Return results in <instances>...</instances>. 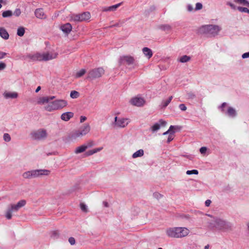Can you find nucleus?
<instances>
[{"instance_id": "nucleus-30", "label": "nucleus", "mask_w": 249, "mask_h": 249, "mask_svg": "<svg viewBox=\"0 0 249 249\" xmlns=\"http://www.w3.org/2000/svg\"><path fill=\"white\" fill-rule=\"evenodd\" d=\"M86 72L85 69H81L79 71H77L75 74V77L76 78H80L83 76Z\"/></svg>"}, {"instance_id": "nucleus-40", "label": "nucleus", "mask_w": 249, "mask_h": 249, "mask_svg": "<svg viewBox=\"0 0 249 249\" xmlns=\"http://www.w3.org/2000/svg\"><path fill=\"white\" fill-rule=\"evenodd\" d=\"M237 9L242 13H247L248 9L246 7H237Z\"/></svg>"}, {"instance_id": "nucleus-1", "label": "nucleus", "mask_w": 249, "mask_h": 249, "mask_svg": "<svg viewBox=\"0 0 249 249\" xmlns=\"http://www.w3.org/2000/svg\"><path fill=\"white\" fill-rule=\"evenodd\" d=\"M208 215L213 218L211 221L208 222L209 229L225 233H230L233 231L234 225L232 222L220 217H213L210 214Z\"/></svg>"}, {"instance_id": "nucleus-17", "label": "nucleus", "mask_w": 249, "mask_h": 249, "mask_svg": "<svg viewBox=\"0 0 249 249\" xmlns=\"http://www.w3.org/2000/svg\"><path fill=\"white\" fill-rule=\"evenodd\" d=\"M35 15L39 19H45L47 18L46 15L44 13L42 8H37L35 11Z\"/></svg>"}, {"instance_id": "nucleus-28", "label": "nucleus", "mask_w": 249, "mask_h": 249, "mask_svg": "<svg viewBox=\"0 0 249 249\" xmlns=\"http://www.w3.org/2000/svg\"><path fill=\"white\" fill-rule=\"evenodd\" d=\"M173 96H171L167 100H163L161 103V107L163 108L166 107L171 102Z\"/></svg>"}, {"instance_id": "nucleus-56", "label": "nucleus", "mask_w": 249, "mask_h": 249, "mask_svg": "<svg viewBox=\"0 0 249 249\" xmlns=\"http://www.w3.org/2000/svg\"><path fill=\"white\" fill-rule=\"evenodd\" d=\"M211 202H211V200H210V199H207V200H206L205 201V206H206V207H209V206L210 205V204H211Z\"/></svg>"}, {"instance_id": "nucleus-47", "label": "nucleus", "mask_w": 249, "mask_h": 249, "mask_svg": "<svg viewBox=\"0 0 249 249\" xmlns=\"http://www.w3.org/2000/svg\"><path fill=\"white\" fill-rule=\"evenodd\" d=\"M179 108L182 111H185L187 109L186 106L183 104H180L179 105Z\"/></svg>"}, {"instance_id": "nucleus-7", "label": "nucleus", "mask_w": 249, "mask_h": 249, "mask_svg": "<svg viewBox=\"0 0 249 249\" xmlns=\"http://www.w3.org/2000/svg\"><path fill=\"white\" fill-rule=\"evenodd\" d=\"M218 108L223 114L229 117L233 118L237 115V112L235 108L229 106L225 102L223 103L221 105L218 107Z\"/></svg>"}, {"instance_id": "nucleus-39", "label": "nucleus", "mask_w": 249, "mask_h": 249, "mask_svg": "<svg viewBox=\"0 0 249 249\" xmlns=\"http://www.w3.org/2000/svg\"><path fill=\"white\" fill-rule=\"evenodd\" d=\"M176 127V126L171 125V126H170V127H169V129H168L167 131H166V132H164V133H163V135H167V134H170V133H172V132H173V131H172L173 129V128H175Z\"/></svg>"}, {"instance_id": "nucleus-26", "label": "nucleus", "mask_w": 249, "mask_h": 249, "mask_svg": "<svg viewBox=\"0 0 249 249\" xmlns=\"http://www.w3.org/2000/svg\"><path fill=\"white\" fill-rule=\"evenodd\" d=\"M49 102H48V98L47 96L40 97L38 99L37 101V103L40 105H45L48 104Z\"/></svg>"}, {"instance_id": "nucleus-55", "label": "nucleus", "mask_w": 249, "mask_h": 249, "mask_svg": "<svg viewBox=\"0 0 249 249\" xmlns=\"http://www.w3.org/2000/svg\"><path fill=\"white\" fill-rule=\"evenodd\" d=\"M102 149H103V147H98V148H96L93 149V151H94V154H95L96 153L100 152Z\"/></svg>"}, {"instance_id": "nucleus-51", "label": "nucleus", "mask_w": 249, "mask_h": 249, "mask_svg": "<svg viewBox=\"0 0 249 249\" xmlns=\"http://www.w3.org/2000/svg\"><path fill=\"white\" fill-rule=\"evenodd\" d=\"M227 4L228 5H229L231 7V8H232L233 10L237 9V7H236L234 4H233V3H232L231 2H229L227 3Z\"/></svg>"}, {"instance_id": "nucleus-63", "label": "nucleus", "mask_w": 249, "mask_h": 249, "mask_svg": "<svg viewBox=\"0 0 249 249\" xmlns=\"http://www.w3.org/2000/svg\"><path fill=\"white\" fill-rule=\"evenodd\" d=\"M103 204H104V206L106 207H107L108 206V203L107 202H104Z\"/></svg>"}, {"instance_id": "nucleus-22", "label": "nucleus", "mask_w": 249, "mask_h": 249, "mask_svg": "<svg viewBox=\"0 0 249 249\" xmlns=\"http://www.w3.org/2000/svg\"><path fill=\"white\" fill-rule=\"evenodd\" d=\"M142 51L144 56H146L148 59L151 58L153 55V53L152 50L147 47H144L142 49Z\"/></svg>"}, {"instance_id": "nucleus-43", "label": "nucleus", "mask_w": 249, "mask_h": 249, "mask_svg": "<svg viewBox=\"0 0 249 249\" xmlns=\"http://www.w3.org/2000/svg\"><path fill=\"white\" fill-rule=\"evenodd\" d=\"M207 150V148L206 147H201L199 151L201 154H205Z\"/></svg>"}, {"instance_id": "nucleus-45", "label": "nucleus", "mask_w": 249, "mask_h": 249, "mask_svg": "<svg viewBox=\"0 0 249 249\" xmlns=\"http://www.w3.org/2000/svg\"><path fill=\"white\" fill-rule=\"evenodd\" d=\"M6 65L3 62H0V71L5 69Z\"/></svg>"}, {"instance_id": "nucleus-37", "label": "nucleus", "mask_w": 249, "mask_h": 249, "mask_svg": "<svg viewBox=\"0 0 249 249\" xmlns=\"http://www.w3.org/2000/svg\"><path fill=\"white\" fill-rule=\"evenodd\" d=\"M22 176L25 179H31L30 171L24 172L22 174Z\"/></svg>"}, {"instance_id": "nucleus-3", "label": "nucleus", "mask_w": 249, "mask_h": 249, "mask_svg": "<svg viewBox=\"0 0 249 249\" xmlns=\"http://www.w3.org/2000/svg\"><path fill=\"white\" fill-rule=\"evenodd\" d=\"M190 230L184 227H169L165 231L166 235L169 238H182L187 236Z\"/></svg>"}, {"instance_id": "nucleus-24", "label": "nucleus", "mask_w": 249, "mask_h": 249, "mask_svg": "<svg viewBox=\"0 0 249 249\" xmlns=\"http://www.w3.org/2000/svg\"><path fill=\"white\" fill-rule=\"evenodd\" d=\"M26 204V201L24 199L19 200L15 206L17 210L18 211L21 208L24 207Z\"/></svg>"}, {"instance_id": "nucleus-12", "label": "nucleus", "mask_w": 249, "mask_h": 249, "mask_svg": "<svg viewBox=\"0 0 249 249\" xmlns=\"http://www.w3.org/2000/svg\"><path fill=\"white\" fill-rule=\"evenodd\" d=\"M135 62V59L133 57L130 55H124L120 57L119 63L120 65L126 63L130 65L133 64Z\"/></svg>"}, {"instance_id": "nucleus-61", "label": "nucleus", "mask_w": 249, "mask_h": 249, "mask_svg": "<svg viewBox=\"0 0 249 249\" xmlns=\"http://www.w3.org/2000/svg\"><path fill=\"white\" fill-rule=\"evenodd\" d=\"M30 177H31V178H35V177H34V173H33V172L32 170H30Z\"/></svg>"}, {"instance_id": "nucleus-21", "label": "nucleus", "mask_w": 249, "mask_h": 249, "mask_svg": "<svg viewBox=\"0 0 249 249\" xmlns=\"http://www.w3.org/2000/svg\"><path fill=\"white\" fill-rule=\"evenodd\" d=\"M0 36L5 40L9 37V35L6 30L3 27H0Z\"/></svg>"}, {"instance_id": "nucleus-60", "label": "nucleus", "mask_w": 249, "mask_h": 249, "mask_svg": "<svg viewBox=\"0 0 249 249\" xmlns=\"http://www.w3.org/2000/svg\"><path fill=\"white\" fill-rule=\"evenodd\" d=\"M48 98V102H51V101L53 100L55 98V96H47Z\"/></svg>"}, {"instance_id": "nucleus-29", "label": "nucleus", "mask_w": 249, "mask_h": 249, "mask_svg": "<svg viewBox=\"0 0 249 249\" xmlns=\"http://www.w3.org/2000/svg\"><path fill=\"white\" fill-rule=\"evenodd\" d=\"M160 29L164 31H169L172 29V27L169 24H162L160 26Z\"/></svg>"}, {"instance_id": "nucleus-2", "label": "nucleus", "mask_w": 249, "mask_h": 249, "mask_svg": "<svg viewBox=\"0 0 249 249\" xmlns=\"http://www.w3.org/2000/svg\"><path fill=\"white\" fill-rule=\"evenodd\" d=\"M58 53L54 50H51L42 53H36L34 54H28L26 56L33 61H47L57 58Z\"/></svg>"}, {"instance_id": "nucleus-35", "label": "nucleus", "mask_w": 249, "mask_h": 249, "mask_svg": "<svg viewBox=\"0 0 249 249\" xmlns=\"http://www.w3.org/2000/svg\"><path fill=\"white\" fill-rule=\"evenodd\" d=\"M25 33V30L23 27H19L17 30V35L19 36H22Z\"/></svg>"}, {"instance_id": "nucleus-48", "label": "nucleus", "mask_w": 249, "mask_h": 249, "mask_svg": "<svg viewBox=\"0 0 249 249\" xmlns=\"http://www.w3.org/2000/svg\"><path fill=\"white\" fill-rule=\"evenodd\" d=\"M69 242L71 245H73L75 243V239L73 237H70L69 239Z\"/></svg>"}, {"instance_id": "nucleus-16", "label": "nucleus", "mask_w": 249, "mask_h": 249, "mask_svg": "<svg viewBox=\"0 0 249 249\" xmlns=\"http://www.w3.org/2000/svg\"><path fill=\"white\" fill-rule=\"evenodd\" d=\"M35 178H39L43 176L48 175L50 171L46 169H36L32 170Z\"/></svg>"}, {"instance_id": "nucleus-19", "label": "nucleus", "mask_w": 249, "mask_h": 249, "mask_svg": "<svg viewBox=\"0 0 249 249\" xmlns=\"http://www.w3.org/2000/svg\"><path fill=\"white\" fill-rule=\"evenodd\" d=\"M61 30L65 34H69L72 29V26L70 23L65 24L60 27Z\"/></svg>"}, {"instance_id": "nucleus-59", "label": "nucleus", "mask_w": 249, "mask_h": 249, "mask_svg": "<svg viewBox=\"0 0 249 249\" xmlns=\"http://www.w3.org/2000/svg\"><path fill=\"white\" fill-rule=\"evenodd\" d=\"M93 145V143L92 142H90L89 143H88L87 145H86V146L87 147V148L91 147Z\"/></svg>"}, {"instance_id": "nucleus-10", "label": "nucleus", "mask_w": 249, "mask_h": 249, "mask_svg": "<svg viewBox=\"0 0 249 249\" xmlns=\"http://www.w3.org/2000/svg\"><path fill=\"white\" fill-rule=\"evenodd\" d=\"M129 122V120L127 118L116 116L114 118V122L113 123V125L115 127L124 128L128 124Z\"/></svg>"}, {"instance_id": "nucleus-58", "label": "nucleus", "mask_w": 249, "mask_h": 249, "mask_svg": "<svg viewBox=\"0 0 249 249\" xmlns=\"http://www.w3.org/2000/svg\"><path fill=\"white\" fill-rule=\"evenodd\" d=\"M102 11L103 12H108V11H109L108 7H103L102 8Z\"/></svg>"}, {"instance_id": "nucleus-32", "label": "nucleus", "mask_w": 249, "mask_h": 249, "mask_svg": "<svg viewBox=\"0 0 249 249\" xmlns=\"http://www.w3.org/2000/svg\"><path fill=\"white\" fill-rule=\"evenodd\" d=\"M234 1L249 8V2L246 0H234Z\"/></svg>"}, {"instance_id": "nucleus-50", "label": "nucleus", "mask_w": 249, "mask_h": 249, "mask_svg": "<svg viewBox=\"0 0 249 249\" xmlns=\"http://www.w3.org/2000/svg\"><path fill=\"white\" fill-rule=\"evenodd\" d=\"M94 154V151H93V149L89 150L85 153L86 156H91Z\"/></svg>"}, {"instance_id": "nucleus-27", "label": "nucleus", "mask_w": 249, "mask_h": 249, "mask_svg": "<svg viewBox=\"0 0 249 249\" xmlns=\"http://www.w3.org/2000/svg\"><path fill=\"white\" fill-rule=\"evenodd\" d=\"M190 60V56L186 55H183L178 59V61L181 63H186L189 61Z\"/></svg>"}, {"instance_id": "nucleus-13", "label": "nucleus", "mask_w": 249, "mask_h": 249, "mask_svg": "<svg viewBox=\"0 0 249 249\" xmlns=\"http://www.w3.org/2000/svg\"><path fill=\"white\" fill-rule=\"evenodd\" d=\"M167 124L166 121L160 119L158 122L155 123L150 127L152 132H155L158 131L161 127L165 126Z\"/></svg>"}, {"instance_id": "nucleus-20", "label": "nucleus", "mask_w": 249, "mask_h": 249, "mask_svg": "<svg viewBox=\"0 0 249 249\" xmlns=\"http://www.w3.org/2000/svg\"><path fill=\"white\" fill-rule=\"evenodd\" d=\"M73 116V113L71 112H67L63 113L61 116V119L65 121H69Z\"/></svg>"}, {"instance_id": "nucleus-57", "label": "nucleus", "mask_w": 249, "mask_h": 249, "mask_svg": "<svg viewBox=\"0 0 249 249\" xmlns=\"http://www.w3.org/2000/svg\"><path fill=\"white\" fill-rule=\"evenodd\" d=\"M187 10L189 12H191L193 10V7L192 5L189 4L187 6Z\"/></svg>"}, {"instance_id": "nucleus-25", "label": "nucleus", "mask_w": 249, "mask_h": 249, "mask_svg": "<svg viewBox=\"0 0 249 249\" xmlns=\"http://www.w3.org/2000/svg\"><path fill=\"white\" fill-rule=\"evenodd\" d=\"M87 149V147L86 146V144L82 145L76 148L74 152L75 154H79L84 152Z\"/></svg>"}, {"instance_id": "nucleus-42", "label": "nucleus", "mask_w": 249, "mask_h": 249, "mask_svg": "<svg viewBox=\"0 0 249 249\" xmlns=\"http://www.w3.org/2000/svg\"><path fill=\"white\" fill-rule=\"evenodd\" d=\"M80 208L82 211L84 212H87V206L84 203L80 204Z\"/></svg>"}, {"instance_id": "nucleus-54", "label": "nucleus", "mask_w": 249, "mask_h": 249, "mask_svg": "<svg viewBox=\"0 0 249 249\" xmlns=\"http://www.w3.org/2000/svg\"><path fill=\"white\" fill-rule=\"evenodd\" d=\"M87 120V117L84 116H81L80 118V122L81 123H83Z\"/></svg>"}, {"instance_id": "nucleus-62", "label": "nucleus", "mask_w": 249, "mask_h": 249, "mask_svg": "<svg viewBox=\"0 0 249 249\" xmlns=\"http://www.w3.org/2000/svg\"><path fill=\"white\" fill-rule=\"evenodd\" d=\"M40 89H41V87H40V86H38V87L36 88V92H38V91L40 90Z\"/></svg>"}, {"instance_id": "nucleus-6", "label": "nucleus", "mask_w": 249, "mask_h": 249, "mask_svg": "<svg viewBox=\"0 0 249 249\" xmlns=\"http://www.w3.org/2000/svg\"><path fill=\"white\" fill-rule=\"evenodd\" d=\"M67 105V102L64 100H56L46 105L44 107L46 110L51 112L54 110L61 109Z\"/></svg>"}, {"instance_id": "nucleus-34", "label": "nucleus", "mask_w": 249, "mask_h": 249, "mask_svg": "<svg viewBox=\"0 0 249 249\" xmlns=\"http://www.w3.org/2000/svg\"><path fill=\"white\" fill-rule=\"evenodd\" d=\"M121 5V3H118L115 5H113L108 7L109 11H115L116 9Z\"/></svg>"}, {"instance_id": "nucleus-36", "label": "nucleus", "mask_w": 249, "mask_h": 249, "mask_svg": "<svg viewBox=\"0 0 249 249\" xmlns=\"http://www.w3.org/2000/svg\"><path fill=\"white\" fill-rule=\"evenodd\" d=\"M3 140L6 142H9L11 138L10 135L8 133H4L3 136Z\"/></svg>"}, {"instance_id": "nucleus-9", "label": "nucleus", "mask_w": 249, "mask_h": 249, "mask_svg": "<svg viewBox=\"0 0 249 249\" xmlns=\"http://www.w3.org/2000/svg\"><path fill=\"white\" fill-rule=\"evenodd\" d=\"M70 20L75 22H82L87 21L90 18V14L85 12L81 14H71L70 16Z\"/></svg>"}, {"instance_id": "nucleus-31", "label": "nucleus", "mask_w": 249, "mask_h": 249, "mask_svg": "<svg viewBox=\"0 0 249 249\" xmlns=\"http://www.w3.org/2000/svg\"><path fill=\"white\" fill-rule=\"evenodd\" d=\"M12 15L13 12L11 10H7L2 13V17L4 18L11 17Z\"/></svg>"}, {"instance_id": "nucleus-5", "label": "nucleus", "mask_w": 249, "mask_h": 249, "mask_svg": "<svg viewBox=\"0 0 249 249\" xmlns=\"http://www.w3.org/2000/svg\"><path fill=\"white\" fill-rule=\"evenodd\" d=\"M221 30V27L218 25L208 24L202 26L199 29V32L210 36H215L218 34Z\"/></svg>"}, {"instance_id": "nucleus-11", "label": "nucleus", "mask_w": 249, "mask_h": 249, "mask_svg": "<svg viewBox=\"0 0 249 249\" xmlns=\"http://www.w3.org/2000/svg\"><path fill=\"white\" fill-rule=\"evenodd\" d=\"M105 73V71L102 68H98L90 70L88 75V78L94 79L101 77Z\"/></svg>"}, {"instance_id": "nucleus-44", "label": "nucleus", "mask_w": 249, "mask_h": 249, "mask_svg": "<svg viewBox=\"0 0 249 249\" xmlns=\"http://www.w3.org/2000/svg\"><path fill=\"white\" fill-rule=\"evenodd\" d=\"M20 14L21 11L19 8H17L14 12V15H15L17 17H18L20 15Z\"/></svg>"}, {"instance_id": "nucleus-8", "label": "nucleus", "mask_w": 249, "mask_h": 249, "mask_svg": "<svg viewBox=\"0 0 249 249\" xmlns=\"http://www.w3.org/2000/svg\"><path fill=\"white\" fill-rule=\"evenodd\" d=\"M30 137L33 140L43 141L48 137L47 130L44 128H39L32 131L30 134Z\"/></svg>"}, {"instance_id": "nucleus-38", "label": "nucleus", "mask_w": 249, "mask_h": 249, "mask_svg": "<svg viewBox=\"0 0 249 249\" xmlns=\"http://www.w3.org/2000/svg\"><path fill=\"white\" fill-rule=\"evenodd\" d=\"M198 174V171L197 170L194 169L192 170H188L186 171V174L188 175H190L192 174L197 175Z\"/></svg>"}, {"instance_id": "nucleus-15", "label": "nucleus", "mask_w": 249, "mask_h": 249, "mask_svg": "<svg viewBox=\"0 0 249 249\" xmlns=\"http://www.w3.org/2000/svg\"><path fill=\"white\" fill-rule=\"evenodd\" d=\"M17 212L18 211L16 209L15 204H9L5 213L6 218L7 219H11L12 217V213Z\"/></svg>"}, {"instance_id": "nucleus-23", "label": "nucleus", "mask_w": 249, "mask_h": 249, "mask_svg": "<svg viewBox=\"0 0 249 249\" xmlns=\"http://www.w3.org/2000/svg\"><path fill=\"white\" fill-rule=\"evenodd\" d=\"M143 155L144 151L143 149H141L134 152L132 155V158L133 159H136L137 158L142 157Z\"/></svg>"}, {"instance_id": "nucleus-33", "label": "nucleus", "mask_w": 249, "mask_h": 249, "mask_svg": "<svg viewBox=\"0 0 249 249\" xmlns=\"http://www.w3.org/2000/svg\"><path fill=\"white\" fill-rule=\"evenodd\" d=\"M79 96V93L75 90H72L70 93V96L71 98L76 99Z\"/></svg>"}, {"instance_id": "nucleus-49", "label": "nucleus", "mask_w": 249, "mask_h": 249, "mask_svg": "<svg viewBox=\"0 0 249 249\" xmlns=\"http://www.w3.org/2000/svg\"><path fill=\"white\" fill-rule=\"evenodd\" d=\"M153 196L157 199H159L162 196L159 193L156 192L153 194Z\"/></svg>"}, {"instance_id": "nucleus-64", "label": "nucleus", "mask_w": 249, "mask_h": 249, "mask_svg": "<svg viewBox=\"0 0 249 249\" xmlns=\"http://www.w3.org/2000/svg\"><path fill=\"white\" fill-rule=\"evenodd\" d=\"M209 248V245H207L206 246H205L204 247V249H208Z\"/></svg>"}, {"instance_id": "nucleus-52", "label": "nucleus", "mask_w": 249, "mask_h": 249, "mask_svg": "<svg viewBox=\"0 0 249 249\" xmlns=\"http://www.w3.org/2000/svg\"><path fill=\"white\" fill-rule=\"evenodd\" d=\"M242 58L243 59L249 58V52L245 53L242 55Z\"/></svg>"}, {"instance_id": "nucleus-14", "label": "nucleus", "mask_w": 249, "mask_h": 249, "mask_svg": "<svg viewBox=\"0 0 249 249\" xmlns=\"http://www.w3.org/2000/svg\"><path fill=\"white\" fill-rule=\"evenodd\" d=\"M130 103L133 106L137 107H142L144 105L145 101L142 97H135L132 98L130 100Z\"/></svg>"}, {"instance_id": "nucleus-18", "label": "nucleus", "mask_w": 249, "mask_h": 249, "mask_svg": "<svg viewBox=\"0 0 249 249\" xmlns=\"http://www.w3.org/2000/svg\"><path fill=\"white\" fill-rule=\"evenodd\" d=\"M3 95L5 99H16L18 97V94L16 92H5Z\"/></svg>"}, {"instance_id": "nucleus-46", "label": "nucleus", "mask_w": 249, "mask_h": 249, "mask_svg": "<svg viewBox=\"0 0 249 249\" xmlns=\"http://www.w3.org/2000/svg\"><path fill=\"white\" fill-rule=\"evenodd\" d=\"M202 8V4L201 3L197 2L196 5V10H198Z\"/></svg>"}, {"instance_id": "nucleus-53", "label": "nucleus", "mask_w": 249, "mask_h": 249, "mask_svg": "<svg viewBox=\"0 0 249 249\" xmlns=\"http://www.w3.org/2000/svg\"><path fill=\"white\" fill-rule=\"evenodd\" d=\"M7 55V53L0 51V60L4 58Z\"/></svg>"}, {"instance_id": "nucleus-4", "label": "nucleus", "mask_w": 249, "mask_h": 249, "mask_svg": "<svg viewBox=\"0 0 249 249\" xmlns=\"http://www.w3.org/2000/svg\"><path fill=\"white\" fill-rule=\"evenodd\" d=\"M90 131V126L89 124L86 123L80 127L79 130L72 131L68 136V140L71 142L76 140L78 138H81L87 134Z\"/></svg>"}, {"instance_id": "nucleus-41", "label": "nucleus", "mask_w": 249, "mask_h": 249, "mask_svg": "<svg viewBox=\"0 0 249 249\" xmlns=\"http://www.w3.org/2000/svg\"><path fill=\"white\" fill-rule=\"evenodd\" d=\"M174 132H172V133H170L169 135L168 136L167 142L168 143H169L170 142H171L174 139Z\"/></svg>"}]
</instances>
